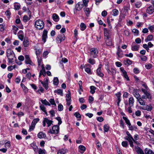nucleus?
<instances>
[{"instance_id": "f257e3e1", "label": "nucleus", "mask_w": 154, "mask_h": 154, "mask_svg": "<svg viewBox=\"0 0 154 154\" xmlns=\"http://www.w3.org/2000/svg\"><path fill=\"white\" fill-rule=\"evenodd\" d=\"M142 86L144 88H141V91L144 95L142 96V98L144 99H148L149 101H151L152 99V96L150 92L148 91L149 88L145 84H143Z\"/></svg>"}, {"instance_id": "f03ea898", "label": "nucleus", "mask_w": 154, "mask_h": 154, "mask_svg": "<svg viewBox=\"0 0 154 154\" xmlns=\"http://www.w3.org/2000/svg\"><path fill=\"white\" fill-rule=\"evenodd\" d=\"M44 23L43 20H36L35 22V27L37 30H42L44 27Z\"/></svg>"}, {"instance_id": "7ed1b4c3", "label": "nucleus", "mask_w": 154, "mask_h": 154, "mask_svg": "<svg viewBox=\"0 0 154 154\" xmlns=\"http://www.w3.org/2000/svg\"><path fill=\"white\" fill-rule=\"evenodd\" d=\"M59 132V126L58 125H55L53 126L52 129H50L48 131V133L51 134H57Z\"/></svg>"}, {"instance_id": "20e7f679", "label": "nucleus", "mask_w": 154, "mask_h": 154, "mask_svg": "<svg viewBox=\"0 0 154 154\" xmlns=\"http://www.w3.org/2000/svg\"><path fill=\"white\" fill-rule=\"evenodd\" d=\"M108 74L112 75V77H114L116 74V70L115 68H110L108 66L106 68Z\"/></svg>"}, {"instance_id": "39448f33", "label": "nucleus", "mask_w": 154, "mask_h": 154, "mask_svg": "<svg viewBox=\"0 0 154 154\" xmlns=\"http://www.w3.org/2000/svg\"><path fill=\"white\" fill-rule=\"evenodd\" d=\"M83 7V4L80 2H79L76 4L75 6V8L74 10V14H76L77 11H80Z\"/></svg>"}, {"instance_id": "423d86ee", "label": "nucleus", "mask_w": 154, "mask_h": 154, "mask_svg": "<svg viewBox=\"0 0 154 154\" xmlns=\"http://www.w3.org/2000/svg\"><path fill=\"white\" fill-rule=\"evenodd\" d=\"M91 56L94 58H96L97 56V54L98 53V49L96 48H92L90 49Z\"/></svg>"}, {"instance_id": "0eeeda50", "label": "nucleus", "mask_w": 154, "mask_h": 154, "mask_svg": "<svg viewBox=\"0 0 154 154\" xmlns=\"http://www.w3.org/2000/svg\"><path fill=\"white\" fill-rule=\"evenodd\" d=\"M65 39V35L63 34H61L58 35L56 38L57 42L60 43L61 42L64 40Z\"/></svg>"}, {"instance_id": "6e6552de", "label": "nucleus", "mask_w": 154, "mask_h": 154, "mask_svg": "<svg viewBox=\"0 0 154 154\" xmlns=\"http://www.w3.org/2000/svg\"><path fill=\"white\" fill-rule=\"evenodd\" d=\"M102 67V65L101 64H100L99 65L98 68L96 71L97 75L101 77H103L104 75V74L101 71V68Z\"/></svg>"}, {"instance_id": "1a4fd4ad", "label": "nucleus", "mask_w": 154, "mask_h": 154, "mask_svg": "<svg viewBox=\"0 0 154 154\" xmlns=\"http://www.w3.org/2000/svg\"><path fill=\"white\" fill-rule=\"evenodd\" d=\"M104 35L105 38H110V30H108L106 28H104L103 29Z\"/></svg>"}, {"instance_id": "9d476101", "label": "nucleus", "mask_w": 154, "mask_h": 154, "mask_svg": "<svg viewBox=\"0 0 154 154\" xmlns=\"http://www.w3.org/2000/svg\"><path fill=\"white\" fill-rule=\"evenodd\" d=\"M25 63L26 64H29L32 66L34 65V63L31 60L29 55H25Z\"/></svg>"}, {"instance_id": "9b49d317", "label": "nucleus", "mask_w": 154, "mask_h": 154, "mask_svg": "<svg viewBox=\"0 0 154 154\" xmlns=\"http://www.w3.org/2000/svg\"><path fill=\"white\" fill-rule=\"evenodd\" d=\"M120 71L122 73L123 76L124 78L127 81H129V79L127 75V72L125 70L124 68L122 67H121L120 68Z\"/></svg>"}, {"instance_id": "f8f14e48", "label": "nucleus", "mask_w": 154, "mask_h": 154, "mask_svg": "<svg viewBox=\"0 0 154 154\" xmlns=\"http://www.w3.org/2000/svg\"><path fill=\"white\" fill-rule=\"evenodd\" d=\"M85 71L88 74H91V66L88 64H86L85 65Z\"/></svg>"}, {"instance_id": "ddd939ff", "label": "nucleus", "mask_w": 154, "mask_h": 154, "mask_svg": "<svg viewBox=\"0 0 154 154\" xmlns=\"http://www.w3.org/2000/svg\"><path fill=\"white\" fill-rule=\"evenodd\" d=\"M47 33L48 32L46 30H44L43 31L42 35V41H43V43L46 42V39L47 38Z\"/></svg>"}, {"instance_id": "4468645a", "label": "nucleus", "mask_w": 154, "mask_h": 154, "mask_svg": "<svg viewBox=\"0 0 154 154\" xmlns=\"http://www.w3.org/2000/svg\"><path fill=\"white\" fill-rule=\"evenodd\" d=\"M126 133L127 136L125 138V140H126L128 141L133 140L134 142H135V140L128 131H127Z\"/></svg>"}, {"instance_id": "2eb2a0df", "label": "nucleus", "mask_w": 154, "mask_h": 154, "mask_svg": "<svg viewBox=\"0 0 154 154\" xmlns=\"http://www.w3.org/2000/svg\"><path fill=\"white\" fill-rule=\"evenodd\" d=\"M41 67L42 69L40 71L39 77H40L41 75H43L44 76L46 75V72L45 70V67L44 66L43 64L41 65Z\"/></svg>"}, {"instance_id": "dca6fc26", "label": "nucleus", "mask_w": 154, "mask_h": 154, "mask_svg": "<svg viewBox=\"0 0 154 154\" xmlns=\"http://www.w3.org/2000/svg\"><path fill=\"white\" fill-rule=\"evenodd\" d=\"M154 8L152 6H149L146 10V12L149 14H152L154 12Z\"/></svg>"}, {"instance_id": "f3484780", "label": "nucleus", "mask_w": 154, "mask_h": 154, "mask_svg": "<svg viewBox=\"0 0 154 154\" xmlns=\"http://www.w3.org/2000/svg\"><path fill=\"white\" fill-rule=\"evenodd\" d=\"M131 47L132 50L134 51H138L139 48V45L135 44H132Z\"/></svg>"}, {"instance_id": "a211bd4d", "label": "nucleus", "mask_w": 154, "mask_h": 154, "mask_svg": "<svg viewBox=\"0 0 154 154\" xmlns=\"http://www.w3.org/2000/svg\"><path fill=\"white\" fill-rule=\"evenodd\" d=\"M40 82L41 84L46 89H47L48 88V80L47 79H46V80H45L44 81H40Z\"/></svg>"}, {"instance_id": "6ab92c4d", "label": "nucleus", "mask_w": 154, "mask_h": 154, "mask_svg": "<svg viewBox=\"0 0 154 154\" xmlns=\"http://www.w3.org/2000/svg\"><path fill=\"white\" fill-rule=\"evenodd\" d=\"M18 38L22 41L24 38V33L23 32L22 30L19 31L18 33Z\"/></svg>"}, {"instance_id": "aec40b11", "label": "nucleus", "mask_w": 154, "mask_h": 154, "mask_svg": "<svg viewBox=\"0 0 154 154\" xmlns=\"http://www.w3.org/2000/svg\"><path fill=\"white\" fill-rule=\"evenodd\" d=\"M37 137L40 139H42L46 137V134L43 132L40 131L38 134Z\"/></svg>"}, {"instance_id": "412c9836", "label": "nucleus", "mask_w": 154, "mask_h": 154, "mask_svg": "<svg viewBox=\"0 0 154 154\" xmlns=\"http://www.w3.org/2000/svg\"><path fill=\"white\" fill-rule=\"evenodd\" d=\"M143 99L142 97L138 99L137 100L141 105L144 106L145 105L146 102Z\"/></svg>"}, {"instance_id": "4be33fe9", "label": "nucleus", "mask_w": 154, "mask_h": 154, "mask_svg": "<svg viewBox=\"0 0 154 154\" xmlns=\"http://www.w3.org/2000/svg\"><path fill=\"white\" fill-rule=\"evenodd\" d=\"M152 108L153 107L152 105L150 104L149 105H146L144 109L147 110L148 111H151Z\"/></svg>"}, {"instance_id": "5701e85b", "label": "nucleus", "mask_w": 154, "mask_h": 154, "mask_svg": "<svg viewBox=\"0 0 154 154\" xmlns=\"http://www.w3.org/2000/svg\"><path fill=\"white\" fill-rule=\"evenodd\" d=\"M135 150L138 154H145L143 151L138 146L135 148Z\"/></svg>"}, {"instance_id": "b1692460", "label": "nucleus", "mask_w": 154, "mask_h": 154, "mask_svg": "<svg viewBox=\"0 0 154 154\" xmlns=\"http://www.w3.org/2000/svg\"><path fill=\"white\" fill-rule=\"evenodd\" d=\"M106 43L107 46H110L113 45L111 39H110L109 38H106Z\"/></svg>"}, {"instance_id": "393cba45", "label": "nucleus", "mask_w": 154, "mask_h": 154, "mask_svg": "<svg viewBox=\"0 0 154 154\" xmlns=\"http://www.w3.org/2000/svg\"><path fill=\"white\" fill-rule=\"evenodd\" d=\"M67 151V150L66 149H61L58 151L57 154H65Z\"/></svg>"}, {"instance_id": "a878e982", "label": "nucleus", "mask_w": 154, "mask_h": 154, "mask_svg": "<svg viewBox=\"0 0 154 154\" xmlns=\"http://www.w3.org/2000/svg\"><path fill=\"white\" fill-rule=\"evenodd\" d=\"M124 64L127 66L131 65L132 63V61L128 59H126L124 61Z\"/></svg>"}, {"instance_id": "bb28decb", "label": "nucleus", "mask_w": 154, "mask_h": 154, "mask_svg": "<svg viewBox=\"0 0 154 154\" xmlns=\"http://www.w3.org/2000/svg\"><path fill=\"white\" fill-rule=\"evenodd\" d=\"M87 17H88L90 14V10L89 8H85L83 9Z\"/></svg>"}, {"instance_id": "cd10ccee", "label": "nucleus", "mask_w": 154, "mask_h": 154, "mask_svg": "<svg viewBox=\"0 0 154 154\" xmlns=\"http://www.w3.org/2000/svg\"><path fill=\"white\" fill-rule=\"evenodd\" d=\"M23 44L25 47H27L29 45V40L28 39H24L23 42Z\"/></svg>"}, {"instance_id": "c85d7f7f", "label": "nucleus", "mask_w": 154, "mask_h": 154, "mask_svg": "<svg viewBox=\"0 0 154 154\" xmlns=\"http://www.w3.org/2000/svg\"><path fill=\"white\" fill-rule=\"evenodd\" d=\"M44 120H45V122H46V123L47 124L48 127H49L53 122V121L49 120L46 118H45Z\"/></svg>"}, {"instance_id": "c756f323", "label": "nucleus", "mask_w": 154, "mask_h": 154, "mask_svg": "<svg viewBox=\"0 0 154 154\" xmlns=\"http://www.w3.org/2000/svg\"><path fill=\"white\" fill-rule=\"evenodd\" d=\"M116 96L118 98V101L117 102V104L118 106H119V103L121 100V94L120 92H119L116 94Z\"/></svg>"}, {"instance_id": "7c9ffc66", "label": "nucleus", "mask_w": 154, "mask_h": 154, "mask_svg": "<svg viewBox=\"0 0 154 154\" xmlns=\"http://www.w3.org/2000/svg\"><path fill=\"white\" fill-rule=\"evenodd\" d=\"M134 103V100L133 97H130L129 100V106H133Z\"/></svg>"}, {"instance_id": "2f4dec72", "label": "nucleus", "mask_w": 154, "mask_h": 154, "mask_svg": "<svg viewBox=\"0 0 154 154\" xmlns=\"http://www.w3.org/2000/svg\"><path fill=\"white\" fill-rule=\"evenodd\" d=\"M52 18L53 20L56 22H57L59 20V17L58 15L56 14H53L52 15Z\"/></svg>"}, {"instance_id": "473e14b6", "label": "nucleus", "mask_w": 154, "mask_h": 154, "mask_svg": "<svg viewBox=\"0 0 154 154\" xmlns=\"http://www.w3.org/2000/svg\"><path fill=\"white\" fill-rule=\"evenodd\" d=\"M79 149L82 151H79L80 153L81 154H83L84 152L85 151L86 148L85 147L83 146L82 145H81L79 146Z\"/></svg>"}, {"instance_id": "72a5a7b5", "label": "nucleus", "mask_w": 154, "mask_h": 154, "mask_svg": "<svg viewBox=\"0 0 154 154\" xmlns=\"http://www.w3.org/2000/svg\"><path fill=\"white\" fill-rule=\"evenodd\" d=\"M112 12L113 13L112 15L113 16H117L119 14V11L116 9H113L112 10Z\"/></svg>"}, {"instance_id": "f704fd0d", "label": "nucleus", "mask_w": 154, "mask_h": 154, "mask_svg": "<svg viewBox=\"0 0 154 154\" xmlns=\"http://www.w3.org/2000/svg\"><path fill=\"white\" fill-rule=\"evenodd\" d=\"M145 152L146 154H154V152L148 148L145 149Z\"/></svg>"}, {"instance_id": "c9c22d12", "label": "nucleus", "mask_w": 154, "mask_h": 154, "mask_svg": "<svg viewBox=\"0 0 154 154\" xmlns=\"http://www.w3.org/2000/svg\"><path fill=\"white\" fill-rule=\"evenodd\" d=\"M6 53L7 57L9 56V55H11L12 54L13 55V54H14L13 51L11 49H7Z\"/></svg>"}, {"instance_id": "e433bc0d", "label": "nucleus", "mask_w": 154, "mask_h": 154, "mask_svg": "<svg viewBox=\"0 0 154 154\" xmlns=\"http://www.w3.org/2000/svg\"><path fill=\"white\" fill-rule=\"evenodd\" d=\"M41 101L43 104H44L46 106L48 105L50 106L51 105L50 103L46 99H45L44 100H41Z\"/></svg>"}, {"instance_id": "4c0bfd02", "label": "nucleus", "mask_w": 154, "mask_h": 154, "mask_svg": "<svg viewBox=\"0 0 154 154\" xmlns=\"http://www.w3.org/2000/svg\"><path fill=\"white\" fill-rule=\"evenodd\" d=\"M123 119L125 121L126 124L128 125V126H131V124L130 121L127 117L123 116Z\"/></svg>"}, {"instance_id": "58836bf2", "label": "nucleus", "mask_w": 154, "mask_h": 154, "mask_svg": "<svg viewBox=\"0 0 154 154\" xmlns=\"http://www.w3.org/2000/svg\"><path fill=\"white\" fill-rule=\"evenodd\" d=\"M80 29L82 31L84 30L86 28V25L83 23H81L80 24Z\"/></svg>"}, {"instance_id": "ea45409f", "label": "nucleus", "mask_w": 154, "mask_h": 154, "mask_svg": "<svg viewBox=\"0 0 154 154\" xmlns=\"http://www.w3.org/2000/svg\"><path fill=\"white\" fill-rule=\"evenodd\" d=\"M54 92L57 94H58L60 95L61 96H63V91L62 90L59 89H57V90H56L54 91Z\"/></svg>"}, {"instance_id": "a19ab883", "label": "nucleus", "mask_w": 154, "mask_h": 154, "mask_svg": "<svg viewBox=\"0 0 154 154\" xmlns=\"http://www.w3.org/2000/svg\"><path fill=\"white\" fill-rule=\"evenodd\" d=\"M132 32L134 34V35L135 36H137L139 34V31L138 30L136 29H134L132 30Z\"/></svg>"}, {"instance_id": "79ce46f5", "label": "nucleus", "mask_w": 154, "mask_h": 154, "mask_svg": "<svg viewBox=\"0 0 154 154\" xmlns=\"http://www.w3.org/2000/svg\"><path fill=\"white\" fill-rule=\"evenodd\" d=\"M153 36L152 35H149L147 36V38L145 39V41L146 42L149 41H151L153 38Z\"/></svg>"}, {"instance_id": "37998d69", "label": "nucleus", "mask_w": 154, "mask_h": 154, "mask_svg": "<svg viewBox=\"0 0 154 154\" xmlns=\"http://www.w3.org/2000/svg\"><path fill=\"white\" fill-rule=\"evenodd\" d=\"M90 93L92 94H94L95 92V90L96 89V88L94 86H91L90 87Z\"/></svg>"}, {"instance_id": "c03bdc74", "label": "nucleus", "mask_w": 154, "mask_h": 154, "mask_svg": "<svg viewBox=\"0 0 154 154\" xmlns=\"http://www.w3.org/2000/svg\"><path fill=\"white\" fill-rule=\"evenodd\" d=\"M40 109L42 110L46 114V115H47V113L46 112V108L45 106L43 105H41L40 106Z\"/></svg>"}, {"instance_id": "a18cd8bd", "label": "nucleus", "mask_w": 154, "mask_h": 154, "mask_svg": "<svg viewBox=\"0 0 154 154\" xmlns=\"http://www.w3.org/2000/svg\"><path fill=\"white\" fill-rule=\"evenodd\" d=\"M9 60V62H11L12 60L14 59L15 57V55L14 54L11 55H9V56H7Z\"/></svg>"}, {"instance_id": "49530a36", "label": "nucleus", "mask_w": 154, "mask_h": 154, "mask_svg": "<svg viewBox=\"0 0 154 154\" xmlns=\"http://www.w3.org/2000/svg\"><path fill=\"white\" fill-rule=\"evenodd\" d=\"M12 27H13V32H14V33L15 35H16L17 33V32L18 30V28L17 26H12Z\"/></svg>"}, {"instance_id": "de8ad7c7", "label": "nucleus", "mask_w": 154, "mask_h": 154, "mask_svg": "<svg viewBox=\"0 0 154 154\" xmlns=\"http://www.w3.org/2000/svg\"><path fill=\"white\" fill-rule=\"evenodd\" d=\"M59 81L58 78L54 77L53 79V84L55 85H57L59 83Z\"/></svg>"}, {"instance_id": "09e8293b", "label": "nucleus", "mask_w": 154, "mask_h": 154, "mask_svg": "<svg viewBox=\"0 0 154 154\" xmlns=\"http://www.w3.org/2000/svg\"><path fill=\"white\" fill-rule=\"evenodd\" d=\"M109 129V126L107 124L103 126V129L105 132H107Z\"/></svg>"}, {"instance_id": "8fccbe9b", "label": "nucleus", "mask_w": 154, "mask_h": 154, "mask_svg": "<svg viewBox=\"0 0 154 154\" xmlns=\"http://www.w3.org/2000/svg\"><path fill=\"white\" fill-rule=\"evenodd\" d=\"M88 62L92 65H94L95 63V61L94 59L90 58L88 60Z\"/></svg>"}, {"instance_id": "3c124183", "label": "nucleus", "mask_w": 154, "mask_h": 154, "mask_svg": "<svg viewBox=\"0 0 154 154\" xmlns=\"http://www.w3.org/2000/svg\"><path fill=\"white\" fill-rule=\"evenodd\" d=\"M39 120V119L38 118H36L33 120L32 122V125H35L38 122Z\"/></svg>"}, {"instance_id": "603ef678", "label": "nucleus", "mask_w": 154, "mask_h": 154, "mask_svg": "<svg viewBox=\"0 0 154 154\" xmlns=\"http://www.w3.org/2000/svg\"><path fill=\"white\" fill-rule=\"evenodd\" d=\"M142 5V3L141 2H136L135 4L136 8H139L141 7Z\"/></svg>"}, {"instance_id": "864d4df0", "label": "nucleus", "mask_w": 154, "mask_h": 154, "mask_svg": "<svg viewBox=\"0 0 154 154\" xmlns=\"http://www.w3.org/2000/svg\"><path fill=\"white\" fill-rule=\"evenodd\" d=\"M41 51L39 49L36 48L35 49V54L37 56V57H41L40 56Z\"/></svg>"}, {"instance_id": "5fc2aeb1", "label": "nucleus", "mask_w": 154, "mask_h": 154, "mask_svg": "<svg viewBox=\"0 0 154 154\" xmlns=\"http://www.w3.org/2000/svg\"><path fill=\"white\" fill-rule=\"evenodd\" d=\"M49 102L50 103V104H51L52 105H54L55 106H56V105L55 103L54 100V99H50L49 100Z\"/></svg>"}, {"instance_id": "6e6d98bb", "label": "nucleus", "mask_w": 154, "mask_h": 154, "mask_svg": "<svg viewBox=\"0 0 154 154\" xmlns=\"http://www.w3.org/2000/svg\"><path fill=\"white\" fill-rule=\"evenodd\" d=\"M45 150L44 149H40L38 150V153L39 154H45Z\"/></svg>"}, {"instance_id": "4d7b16f0", "label": "nucleus", "mask_w": 154, "mask_h": 154, "mask_svg": "<svg viewBox=\"0 0 154 154\" xmlns=\"http://www.w3.org/2000/svg\"><path fill=\"white\" fill-rule=\"evenodd\" d=\"M20 7V5L18 3H16L14 5V8L16 10H19Z\"/></svg>"}, {"instance_id": "13d9d810", "label": "nucleus", "mask_w": 154, "mask_h": 154, "mask_svg": "<svg viewBox=\"0 0 154 154\" xmlns=\"http://www.w3.org/2000/svg\"><path fill=\"white\" fill-rule=\"evenodd\" d=\"M37 58L38 59V66H41V65H42L41 64L42 62V59L41 58V57H37Z\"/></svg>"}, {"instance_id": "bf43d9fd", "label": "nucleus", "mask_w": 154, "mask_h": 154, "mask_svg": "<svg viewBox=\"0 0 154 154\" xmlns=\"http://www.w3.org/2000/svg\"><path fill=\"white\" fill-rule=\"evenodd\" d=\"M122 146L124 147H126L128 145V142L126 141H123L122 143Z\"/></svg>"}, {"instance_id": "052dcab7", "label": "nucleus", "mask_w": 154, "mask_h": 154, "mask_svg": "<svg viewBox=\"0 0 154 154\" xmlns=\"http://www.w3.org/2000/svg\"><path fill=\"white\" fill-rule=\"evenodd\" d=\"M89 2V0H83V6L87 7L88 6V4Z\"/></svg>"}, {"instance_id": "680f3d73", "label": "nucleus", "mask_w": 154, "mask_h": 154, "mask_svg": "<svg viewBox=\"0 0 154 154\" xmlns=\"http://www.w3.org/2000/svg\"><path fill=\"white\" fill-rule=\"evenodd\" d=\"M56 119L58 121V126L59 125L62 123V122L61 121V119L60 117H57L56 118Z\"/></svg>"}, {"instance_id": "e2e57ef3", "label": "nucleus", "mask_w": 154, "mask_h": 154, "mask_svg": "<svg viewBox=\"0 0 154 154\" xmlns=\"http://www.w3.org/2000/svg\"><path fill=\"white\" fill-rule=\"evenodd\" d=\"M129 129L130 130H134L137 129V127L135 126H128Z\"/></svg>"}, {"instance_id": "0e129e2a", "label": "nucleus", "mask_w": 154, "mask_h": 154, "mask_svg": "<svg viewBox=\"0 0 154 154\" xmlns=\"http://www.w3.org/2000/svg\"><path fill=\"white\" fill-rule=\"evenodd\" d=\"M30 19L29 17L27 15H25L23 18V20L25 22H27Z\"/></svg>"}, {"instance_id": "69168bd1", "label": "nucleus", "mask_w": 154, "mask_h": 154, "mask_svg": "<svg viewBox=\"0 0 154 154\" xmlns=\"http://www.w3.org/2000/svg\"><path fill=\"white\" fill-rule=\"evenodd\" d=\"M58 110L59 111H61L63 110V106L60 103L59 104L58 106Z\"/></svg>"}, {"instance_id": "338daca9", "label": "nucleus", "mask_w": 154, "mask_h": 154, "mask_svg": "<svg viewBox=\"0 0 154 154\" xmlns=\"http://www.w3.org/2000/svg\"><path fill=\"white\" fill-rule=\"evenodd\" d=\"M148 29L149 31L151 32H154V26H151L149 27Z\"/></svg>"}, {"instance_id": "774afa93", "label": "nucleus", "mask_w": 154, "mask_h": 154, "mask_svg": "<svg viewBox=\"0 0 154 154\" xmlns=\"http://www.w3.org/2000/svg\"><path fill=\"white\" fill-rule=\"evenodd\" d=\"M134 95L137 100L140 97V94L137 92H136L134 94Z\"/></svg>"}]
</instances>
